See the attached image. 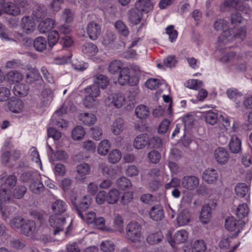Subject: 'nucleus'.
Here are the masks:
<instances>
[{
	"label": "nucleus",
	"instance_id": "1",
	"mask_svg": "<svg viewBox=\"0 0 252 252\" xmlns=\"http://www.w3.org/2000/svg\"><path fill=\"white\" fill-rule=\"evenodd\" d=\"M246 29L245 27H240L234 29H227L219 36L218 41L219 42H224L231 41L233 40H237L238 41H243L246 35Z\"/></svg>",
	"mask_w": 252,
	"mask_h": 252
},
{
	"label": "nucleus",
	"instance_id": "2",
	"mask_svg": "<svg viewBox=\"0 0 252 252\" xmlns=\"http://www.w3.org/2000/svg\"><path fill=\"white\" fill-rule=\"evenodd\" d=\"M141 226L137 222L131 221L126 228V238L131 243L136 244L141 242Z\"/></svg>",
	"mask_w": 252,
	"mask_h": 252
},
{
	"label": "nucleus",
	"instance_id": "3",
	"mask_svg": "<svg viewBox=\"0 0 252 252\" xmlns=\"http://www.w3.org/2000/svg\"><path fill=\"white\" fill-rule=\"evenodd\" d=\"M76 196L70 198L74 209L80 218L84 217V212L89 208L91 203V197L89 195L84 196L79 202H76Z\"/></svg>",
	"mask_w": 252,
	"mask_h": 252
},
{
	"label": "nucleus",
	"instance_id": "4",
	"mask_svg": "<svg viewBox=\"0 0 252 252\" xmlns=\"http://www.w3.org/2000/svg\"><path fill=\"white\" fill-rule=\"evenodd\" d=\"M118 81L121 86L128 85L134 86L138 83V80L135 77L130 75V69L127 67H123L121 68L118 78Z\"/></svg>",
	"mask_w": 252,
	"mask_h": 252
},
{
	"label": "nucleus",
	"instance_id": "5",
	"mask_svg": "<svg viewBox=\"0 0 252 252\" xmlns=\"http://www.w3.org/2000/svg\"><path fill=\"white\" fill-rule=\"evenodd\" d=\"M49 223L53 228L54 235H56L63 230L65 218L62 215H53L50 217Z\"/></svg>",
	"mask_w": 252,
	"mask_h": 252
},
{
	"label": "nucleus",
	"instance_id": "6",
	"mask_svg": "<svg viewBox=\"0 0 252 252\" xmlns=\"http://www.w3.org/2000/svg\"><path fill=\"white\" fill-rule=\"evenodd\" d=\"M124 95L121 93H112L105 99L107 105L114 106L116 108H121L125 102Z\"/></svg>",
	"mask_w": 252,
	"mask_h": 252
},
{
	"label": "nucleus",
	"instance_id": "7",
	"mask_svg": "<svg viewBox=\"0 0 252 252\" xmlns=\"http://www.w3.org/2000/svg\"><path fill=\"white\" fill-rule=\"evenodd\" d=\"M245 225L244 222H240L234 217H228L225 220V228L229 231H234L235 235H238Z\"/></svg>",
	"mask_w": 252,
	"mask_h": 252
},
{
	"label": "nucleus",
	"instance_id": "8",
	"mask_svg": "<svg viewBox=\"0 0 252 252\" xmlns=\"http://www.w3.org/2000/svg\"><path fill=\"white\" fill-rule=\"evenodd\" d=\"M216 206V202L212 201L211 203L205 204L202 207L199 217L202 223L206 224L210 221L211 218L212 207L215 208Z\"/></svg>",
	"mask_w": 252,
	"mask_h": 252
},
{
	"label": "nucleus",
	"instance_id": "9",
	"mask_svg": "<svg viewBox=\"0 0 252 252\" xmlns=\"http://www.w3.org/2000/svg\"><path fill=\"white\" fill-rule=\"evenodd\" d=\"M199 179L193 175L185 176L181 179V185L183 188L189 190L195 189L199 185Z\"/></svg>",
	"mask_w": 252,
	"mask_h": 252
},
{
	"label": "nucleus",
	"instance_id": "10",
	"mask_svg": "<svg viewBox=\"0 0 252 252\" xmlns=\"http://www.w3.org/2000/svg\"><path fill=\"white\" fill-rule=\"evenodd\" d=\"M243 53H237L235 52L231 51L227 53L223 56L221 58L220 61L223 63L230 62L232 64L236 65L243 59Z\"/></svg>",
	"mask_w": 252,
	"mask_h": 252
},
{
	"label": "nucleus",
	"instance_id": "11",
	"mask_svg": "<svg viewBox=\"0 0 252 252\" xmlns=\"http://www.w3.org/2000/svg\"><path fill=\"white\" fill-rule=\"evenodd\" d=\"M236 195L245 200L248 202L250 198V191L249 187L245 183H241L236 185L235 188Z\"/></svg>",
	"mask_w": 252,
	"mask_h": 252
},
{
	"label": "nucleus",
	"instance_id": "12",
	"mask_svg": "<svg viewBox=\"0 0 252 252\" xmlns=\"http://www.w3.org/2000/svg\"><path fill=\"white\" fill-rule=\"evenodd\" d=\"M21 229V233L27 236H32L35 232L36 224L34 221L25 220Z\"/></svg>",
	"mask_w": 252,
	"mask_h": 252
},
{
	"label": "nucleus",
	"instance_id": "13",
	"mask_svg": "<svg viewBox=\"0 0 252 252\" xmlns=\"http://www.w3.org/2000/svg\"><path fill=\"white\" fill-rule=\"evenodd\" d=\"M153 6L151 0H138L135 3V7L143 14L152 11Z\"/></svg>",
	"mask_w": 252,
	"mask_h": 252
},
{
	"label": "nucleus",
	"instance_id": "14",
	"mask_svg": "<svg viewBox=\"0 0 252 252\" xmlns=\"http://www.w3.org/2000/svg\"><path fill=\"white\" fill-rule=\"evenodd\" d=\"M87 31L89 38L93 40H96L101 33L100 25L94 22H91L88 24Z\"/></svg>",
	"mask_w": 252,
	"mask_h": 252
},
{
	"label": "nucleus",
	"instance_id": "15",
	"mask_svg": "<svg viewBox=\"0 0 252 252\" xmlns=\"http://www.w3.org/2000/svg\"><path fill=\"white\" fill-rule=\"evenodd\" d=\"M188 239V233L184 230L182 229L177 231L173 237V239L169 241V243L172 247H174V244L185 243Z\"/></svg>",
	"mask_w": 252,
	"mask_h": 252
},
{
	"label": "nucleus",
	"instance_id": "16",
	"mask_svg": "<svg viewBox=\"0 0 252 252\" xmlns=\"http://www.w3.org/2000/svg\"><path fill=\"white\" fill-rule=\"evenodd\" d=\"M214 157L217 161L220 164H224L226 163L229 158V156L227 151L221 147L218 148L215 150Z\"/></svg>",
	"mask_w": 252,
	"mask_h": 252
},
{
	"label": "nucleus",
	"instance_id": "17",
	"mask_svg": "<svg viewBox=\"0 0 252 252\" xmlns=\"http://www.w3.org/2000/svg\"><path fill=\"white\" fill-rule=\"evenodd\" d=\"M21 27L23 32L27 34L32 32L35 28L34 21L29 16H24L22 19Z\"/></svg>",
	"mask_w": 252,
	"mask_h": 252
},
{
	"label": "nucleus",
	"instance_id": "18",
	"mask_svg": "<svg viewBox=\"0 0 252 252\" xmlns=\"http://www.w3.org/2000/svg\"><path fill=\"white\" fill-rule=\"evenodd\" d=\"M24 107L23 101L18 98L11 99L7 103V108L9 111L14 113H19Z\"/></svg>",
	"mask_w": 252,
	"mask_h": 252
},
{
	"label": "nucleus",
	"instance_id": "19",
	"mask_svg": "<svg viewBox=\"0 0 252 252\" xmlns=\"http://www.w3.org/2000/svg\"><path fill=\"white\" fill-rule=\"evenodd\" d=\"M149 138L147 134H141L137 136L133 142V146L137 149H143L145 146H149Z\"/></svg>",
	"mask_w": 252,
	"mask_h": 252
},
{
	"label": "nucleus",
	"instance_id": "20",
	"mask_svg": "<svg viewBox=\"0 0 252 252\" xmlns=\"http://www.w3.org/2000/svg\"><path fill=\"white\" fill-rule=\"evenodd\" d=\"M218 174L216 170L213 168H208L203 173L202 179L208 184H212L217 181Z\"/></svg>",
	"mask_w": 252,
	"mask_h": 252
},
{
	"label": "nucleus",
	"instance_id": "21",
	"mask_svg": "<svg viewBox=\"0 0 252 252\" xmlns=\"http://www.w3.org/2000/svg\"><path fill=\"white\" fill-rule=\"evenodd\" d=\"M67 207L66 203L61 199H57L51 205L54 215H61L62 214L65 212Z\"/></svg>",
	"mask_w": 252,
	"mask_h": 252
},
{
	"label": "nucleus",
	"instance_id": "22",
	"mask_svg": "<svg viewBox=\"0 0 252 252\" xmlns=\"http://www.w3.org/2000/svg\"><path fill=\"white\" fill-rule=\"evenodd\" d=\"M90 171V165L86 163H82L77 166L76 179L82 181L86 178L87 175L89 174Z\"/></svg>",
	"mask_w": 252,
	"mask_h": 252
},
{
	"label": "nucleus",
	"instance_id": "23",
	"mask_svg": "<svg viewBox=\"0 0 252 252\" xmlns=\"http://www.w3.org/2000/svg\"><path fill=\"white\" fill-rule=\"evenodd\" d=\"M2 10L7 14L17 16L20 14L21 10L12 2H4L2 4Z\"/></svg>",
	"mask_w": 252,
	"mask_h": 252
},
{
	"label": "nucleus",
	"instance_id": "24",
	"mask_svg": "<svg viewBox=\"0 0 252 252\" xmlns=\"http://www.w3.org/2000/svg\"><path fill=\"white\" fill-rule=\"evenodd\" d=\"M149 215L151 219L155 221H159L162 220L164 217V211L161 207L156 205L152 207Z\"/></svg>",
	"mask_w": 252,
	"mask_h": 252
},
{
	"label": "nucleus",
	"instance_id": "25",
	"mask_svg": "<svg viewBox=\"0 0 252 252\" xmlns=\"http://www.w3.org/2000/svg\"><path fill=\"white\" fill-rule=\"evenodd\" d=\"M94 84L102 89H105L109 84V79L106 75L97 74L94 76Z\"/></svg>",
	"mask_w": 252,
	"mask_h": 252
},
{
	"label": "nucleus",
	"instance_id": "26",
	"mask_svg": "<svg viewBox=\"0 0 252 252\" xmlns=\"http://www.w3.org/2000/svg\"><path fill=\"white\" fill-rule=\"evenodd\" d=\"M55 21L50 18H47L41 22L38 26V29L40 32L45 33L51 30L54 26Z\"/></svg>",
	"mask_w": 252,
	"mask_h": 252
},
{
	"label": "nucleus",
	"instance_id": "27",
	"mask_svg": "<svg viewBox=\"0 0 252 252\" xmlns=\"http://www.w3.org/2000/svg\"><path fill=\"white\" fill-rule=\"evenodd\" d=\"M79 120L85 125L91 126L95 123L96 118L95 116L93 113H84L79 115Z\"/></svg>",
	"mask_w": 252,
	"mask_h": 252
},
{
	"label": "nucleus",
	"instance_id": "28",
	"mask_svg": "<svg viewBox=\"0 0 252 252\" xmlns=\"http://www.w3.org/2000/svg\"><path fill=\"white\" fill-rule=\"evenodd\" d=\"M229 147L230 150L233 153H238L241 151V142L236 135H232Z\"/></svg>",
	"mask_w": 252,
	"mask_h": 252
},
{
	"label": "nucleus",
	"instance_id": "29",
	"mask_svg": "<svg viewBox=\"0 0 252 252\" xmlns=\"http://www.w3.org/2000/svg\"><path fill=\"white\" fill-rule=\"evenodd\" d=\"M29 87L27 85L19 84L15 85L13 89L14 94L19 97H24L28 94Z\"/></svg>",
	"mask_w": 252,
	"mask_h": 252
},
{
	"label": "nucleus",
	"instance_id": "30",
	"mask_svg": "<svg viewBox=\"0 0 252 252\" xmlns=\"http://www.w3.org/2000/svg\"><path fill=\"white\" fill-rule=\"evenodd\" d=\"M190 219V214L188 211L184 210L181 211L178 215L177 220L180 226L187 224Z\"/></svg>",
	"mask_w": 252,
	"mask_h": 252
},
{
	"label": "nucleus",
	"instance_id": "31",
	"mask_svg": "<svg viewBox=\"0 0 252 252\" xmlns=\"http://www.w3.org/2000/svg\"><path fill=\"white\" fill-rule=\"evenodd\" d=\"M47 47V40L45 37L38 36L34 39L33 41V47L35 50L41 52Z\"/></svg>",
	"mask_w": 252,
	"mask_h": 252
},
{
	"label": "nucleus",
	"instance_id": "32",
	"mask_svg": "<svg viewBox=\"0 0 252 252\" xmlns=\"http://www.w3.org/2000/svg\"><path fill=\"white\" fill-rule=\"evenodd\" d=\"M163 238V236L162 232L158 231L149 234L146 238V241L149 244L154 245L161 242Z\"/></svg>",
	"mask_w": 252,
	"mask_h": 252
},
{
	"label": "nucleus",
	"instance_id": "33",
	"mask_svg": "<svg viewBox=\"0 0 252 252\" xmlns=\"http://www.w3.org/2000/svg\"><path fill=\"white\" fill-rule=\"evenodd\" d=\"M128 14L129 20L134 25L139 24L143 17V14L135 7L129 10Z\"/></svg>",
	"mask_w": 252,
	"mask_h": 252
},
{
	"label": "nucleus",
	"instance_id": "34",
	"mask_svg": "<svg viewBox=\"0 0 252 252\" xmlns=\"http://www.w3.org/2000/svg\"><path fill=\"white\" fill-rule=\"evenodd\" d=\"M135 113L137 117L140 119H146L149 115V108L144 105H139L135 109Z\"/></svg>",
	"mask_w": 252,
	"mask_h": 252
},
{
	"label": "nucleus",
	"instance_id": "35",
	"mask_svg": "<svg viewBox=\"0 0 252 252\" xmlns=\"http://www.w3.org/2000/svg\"><path fill=\"white\" fill-rule=\"evenodd\" d=\"M11 34L8 29L0 23V38L4 42L16 41L11 37Z\"/></svg>",
	"mask_w": 252,
	"mask_h": 252
},
{
	"label": "nucleus",
	"instance_id": "36",
	"mask_svg": "<svg viewBox=\"0 0 252 252\" xmlns=\"http://www.w3.org/2000/svg\"><path fill=\"white\" fill-rule=\"evenodd\" d=\"M82 51L84 54L93 56L97 53L98 48L96 45L91 42H86L82 46Z\"/></svg>",
	"mask_w": 252,
	"mask_h": 252
},
{
	"label": "nucleus",
	"instance_id": "37",
	"mask_svg": "<svg viewBox=\"0 0 252 252\" xmlns=\"http://www.w3.org/2000/svg\"><path fill=\"white\" fill-rule=\"evenodd\" d=\"M6 77L9 82L14 83L21 81L23 78V75L17 70H12L7 73Z\"/></svg>",
	"mask_w": 252,
	"mask_h": 252
},
{
	"label": "nucleus",
	"instance_id": "38",
	"mask_svg": "<svg viewBox=\"0 0 252 252\" xmlns=\"http://www.w3.org/2000/svg\"><path fill=\"white\" fill-rule=\"evenodd\" d=\"M119 197L120 191L116 189H113L107 193V203L114 204L118 201Z\"/></svg>",
	"mask_w": 252,
	"mask_h": 252
},
{
	"label": "nucleus",
	"instance_id": "39",
	"mask_svg": "<svg viewBox=\"0 0 252 252\" xmlns=\"http://www.w3.org/2000/svg\"><path fill=\"white\" fill-rule=\"evenodd\" d=\"M248 213L249 208L246 203L239 205L236 210V215L240 220L244 219L248 216Z\"/></svg>",
	"mask_w": 252,
	"mask_h": 252
},
{
	"label": "nucleus",
	"instance_id": "40",
	"mask_svg": "<svg viewBox=\"0 0 252 252\" xmlns=\"http://www.w3.org/2000/svg\"><path fill=\"white\" fill-rule=\"evenodd\" d=\"M117 186L119 189L126 190L129 189L131 187L132 184L128 178L122 176L117 180Z\"/></svg>",
	"mask_w": 252,
	"mask_h": 252
},
{
	"label": "nucleus",
	"instance_id": "41",
	"mask_svg": "<svg viewBox=\"0 0 252 252\" xmlns=\"http://www.w3.org/2000/svg\"><path fill=\"white\" fill-rule=\"evenodd\" d=\"M110 148V144L108 140H103L100 142L97 147L98 153L102 156L107 155Z\"/></svg>",
	"mask_w": 252,
	"mask_h": 252
},
{
	"label": "nucleus",
	"instance_id": "42",
	"mask_svg": "<svg viewBox=\"0 0 252 252\" xmlns=\"http://www.w3.org/2000/svg\"><path fill=\"white\" fill-rule=\"evenodd\" d=\"M123 63L120 61L114 60L109 63L108 67V71L111 74H114L120 71L121 68L123 67Z\"/></svg>",
	"mask_w": 252,
	"mask_h": 252
},
{
	"label": "nucleus",
	"instance_id": "43",
	"mask_svg": "<svg viewBox=\"0 0 252 252\" xmlns=\"http://www.w3.org/2000/svg\"><path fill=\"white\" fill-rule=\"evenodd\" d=\"M44 186L41 182H40L38 178L36 181H32L30 186V190L33 193L38 194L43 191Z\"/></svg>",
	"mask_w": 252,
	"mask_h": 252
},
{
	"label": "nucleus",
	"instance_id": "44",
	"mask_svg": "<svg viewBox=\"0 0 252 252\" xmlns=\"http://www.w3.org/2000/svg\"><path fill=\"white\" fill-rule=\"evenodd\" d=\"M85 134L84 128L81 126H76L72 131V138L74 140H80Z\"/></svg>",
	"mask_w": 252,
	"mask_h": 252
},
{
	"label": "nucleus",
	"instance_id": "45",
	"mask_svg": "<svg viewBox=\"0 0 252 252\" xmlns=\"http://www.w3.org/2000/svg\"><path fill=\"white\" fill-rule=\"evenodd\" d=\"M85 92L87 95L95 98H96L100 94V90L98 86L94 84L86 88L85 89Z\"/></svg>",
	"mask_w": 252,
	"mask_h": 252
},
{
	"label": "nucleus",
	"instance_id": "46",
	"mask_svg": "<svg viewBox=\"0 0 252 252\" xmlns=\"http://www.w3.org/2000/svg\"><path fill=\"white\" fill-rule=\"evenodd\" d=\"M115 27L121 35L127 36L128 35V29L122 21L120 20L117 21L115 23Z\"/></svg>",
	"mask_w": 252,
	"mask_h": 252
},
{
	"label": "nucleus",
	"instance_id": "47",
	"mask_svg": "<svg viewBox=\"0 0 252 252\" xmlns=\"http://www.w3.org/2000/svg\"><path fill=\"white\" fill-rule=\"evenodd\" d=\"M52 91L50 88H45L42 91L41 95L43 98L42 101V106H47L49 105L52 101Z\"/></svg>",
	"mask_w": 252,
	"mask_h": 252
},
{
	"label": "nucleus",
	"instance_id": "48",
	"mask_svg": "<svg viewBox=\"0 0 252 252\" xmlns=\"http://www.w3.org/2000/svg\"><path fill=\"white\" fill-rule=\"evenodd\" d=\"M60 35L56 31H50L48 36V45L50 47H53L59 40Z\"/></svg>",
	"mask_w": 252,
	"mask_h": 252
},
{
	"label": "nucleus",
	"instance_id": "49",
	"mask_svg": "<svg viewBox=\"0 0 252 252\" xmlns=\"http://www.w3.org/2000/svg\"><path fill=\"white\" fill-rule=\"evenodd\" d=\"M122 157L121 152L117 149L112 150L108 156V160L112 163H116L119 161Z\"/></svg>",
	"mask_w": 252,
	"mask_h": 252
},
{
	"label": "nucleus",
	"instance_id": "50",
	"mask_svg": "<svg viewBox=\"0 0 252 252\" xmlns=\"http://www.w3.org/2000/svg\"><path fill=\"white\" fill-rule=\"evenodd\" d=\"M112 130L115 135H119L123 130V122L121 119H117L112 126Z\"/></svg>",
	"mask_w": 252,
	"mask_h": 252
},
{
	"label": "nucleus",
	"instance_id": "51",
	"mask_svg": "<svg viewBox=\"0 0 252 252\" xmlns=\"http://www.w3.org/2000/svg\"><path fill=\"white\" fill-rule=\"evenodd\" d=\"M242 3L238 0H224V6L229 8H234L241 10Z\"/></svg>",
	"mask_w": 252,
	"mask_h": 252
},
{
	"label": "nucleus",
	"instance_id": "52",
	"mask_svg": "<svg viewBox=\"0 0 252 252\" xmlns=\"http://www.w3.org/2000/svg\"><path fill=\"white\" fill-rule=\"evenodd\" d=\"M29 152L32 160L41 167V161L37 149L34 147H32L30 149Z\"/></svg>",
	"mask_w": 252,
	"mask_h": 252
},
{
	"label": "nucleus",
	"instance_id": "53",
	"mask_svg": "<svg viewBox=\"0 0 252 252\" xmlns=\"http://www.w3.org/2000/svg\"><path fill=\"white\" fill-rule=\"evenodd\" d=\"M206 246L203 240H198L194 242L192 248V252H204Z\"/></svg>",
	"mask_w": 252,
	"mask_h": 252
},
{
	"label": "nucleus",
	"instance_id": "54",
	"mask_svg": "<svg viewBox=\"0 0 252 252\" xmlns=\"http://www.w3.org/2000/svg\"><path fill=\"white\" fill-rule=\"evenodd\" d=\"M204 117L206 123L211 125L215 124L218 120L217 114L212 111L207 112Z\"/></svg>",
	"mask_w": 252,
	"mask_h": 252
},
{
	"label": "nucleus",
	"instance_id": "55",
	"mask_svg": "<svg viewBox=\"0 0 252 252\" xmlns=\"http://www.w3.org/2000/svg\"><path fill=\"white\" fill-rule=\"evenodd\" d=\"M227 96L232 100L235 101L238 98L242 96V94L237 89L235 88H230L226 91Z\"/></svg>",
	"mask_w": 252,
	"mask_h": 252
},
{
	"label": "nucleus",
	"instance_id": "56",
	"mask_svg": "<svg viewBox=\"0 0 252 252\" xmlns=\"http://www.w3.org/2000/svg\"><path fill=\"white\" fill-rule=\"evenodd\" d=\"M228 24V23L226 20L219 19L214 23V27L217 31L222 30L223 32L227 30Z\"/></svg>",
	"mask_w": 252,
	"mask_h": 252
},
{
	"label": "nucleus",
	"instance_id": "57",
	"mask_svg": "<svg viewBox=\"0 0 252 252\" xmlns=\"http://www.w3.org/2000/svg\"><path fill=\"white\" fill-rule=\"evenodd\" d=\"M114 247L113 243L109 240L102 242L100 245L101 250L103 252H113L115 249Z\"/></svg>",
	"mask_w": 252,
	"mask_h": 252
},
{
	"label": "nucleus",
	"instance_id": "58",
	"mask_svg": "<svg viewBox=\"0 0 252 252\" xmlns=\"http://www.w3.org/2000/svg\"><path fill=\"white\" fill-rule=\"evenodd\" d=\"M174 28V26L169 25L165 29L166 33L169 35V40L171 42L175 41L178 36V32Z\"/></svg>",
	"mask_w": 252,
	"mask_h": 252
},
{
	"label": "nucleus",
	"instance_id": "59",
	"mask_svg": "<svg viewBox=\"0 0 252 252\" xmlns=\"http://www.w3.org/2000/svg\"><path fill=\"white\" fill-rule=\"evenodd\" d=\"M148 158L150 162L152 163H157L160 160L161 155L158 151L152 150L148 153Z\"/></svg>",
	"mask_w": 252,
	"mask_h": 252
},
{
	"label": "nucleus",
	"instance_id": "60",
	"mask_svg": "<svg viewBox=\"0 0 252 252\" xmlns=\"http://www.w3.org/2000/svg\"><path fill=\"white\" fill-rule=\"evenodd\" d=\"M161 85L160 80L158 79H149L145 82V86L149 89L155 90L158 88Z\"/></svg>",
	"mask_w": 252,
	"mask_h": 252
},
{
	"label": "nucleus",
	"instance_id": "61",
	"mask_svg": "<svg viewBox=\"0 0 252 252\" xmlns=\"http://www.w3.org/2000/svg\"><path fill=\"white\" fill-rule=\"evenodd\" d=\"M26 191L27 188L24 186H18L14 190L13 196L17 199L21 198Z\"/></svg>",
	"mask_w": 252,
	"mask_h": 252
},
{
	"label": "nucleus",
	"instance_id": "62",
	"mask_svg": "<svg viewBox=\"0 0 252 252\" xmlns=\"http://www.w3.org/2000/svg\"><path fill=\"white\" fill-rule=\"evenodd\" d=\"M162 143V139L158 136H153L149 138V146L154 148H159Z\"/></svg>",
	"mask_w": 252,
	"mask_h": 252
},
{
	"label": "nucleus",
	"instance_id": "63",
	"mask_svg": "<svg viewBox=\"0 0 252 252\" xmlns=\"http://www.w3.org/2000/svg\"><path fill=\"white\" fill-rule=\"evenodd\" d=\"M10 90L5 87H0V101L7 100L10 95Z\"/></svg>",
	"mask_w": 252,
	"mask_h": 252
},
{
	"label": "nucleus",
	"instance_id": "64",
	"mask_svg": "<svg viewBox=\"0 0 252 252\" xmlns=\"http://www.w3.org/2000/svg\"><path fill=\"white\" fill-rule=\"evenodd\" d=\"M96 98L86 94L83 101V104L86 108H92L96 105Z\"/></svg>",
	"mask_w": 252,
	"mask_h": 252
}]
</instances>
